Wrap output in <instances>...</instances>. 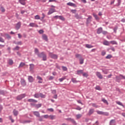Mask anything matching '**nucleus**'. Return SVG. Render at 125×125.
Instances as JSON below:
<instances>
[{"label": "nucleus", "instance_id": "1", "mask_svg": "<svg viewBox=\"0 0 125 125\" xmlns=\"http://www.w3.org/2000/svg\"><path fill=\"white\" fill-rule=\"evenodd\" d=\"M38 57H42L43 61H46V55L44 54V52H42L38 54Z\"/></svg>", "mask_w": 125, "mask_h": 125}, {"label": "nucleus", "instance_id": "2", "mask_svg": "<svg viewBox=\"0 0 125 125\" xmlns=\"http://www.w3.org/2000/svg\"><path fill=\"white\" fill-rule=\"evenodd\" d=\"M49 56L51 58H52L53 59H58V56L56 54H54L52 53H49Z\"/></svg>", "mask_w": 125, "mask_h": 125}, {"label": "nucleus", "instance_id": "3", "mask_svg": "<svg viewBox=\"0 0 125 125\" xmlns=\"http://www.w3.org/2000/svg\"><path fill=\"white\" fill-rule=\"evenodd\" d=\"M26 97V94H22L17 97V100H21Z\"/></svg>", "mask_w": 125, "mask_h": 125}, {"label": "nucleus", "instance_id": "4", "mask_svg": "<svg viewBox=\"0 0 125 125\" xmlns=\"http://www.w3.org/2000/svg\"><path fill=\"white\" fill-rule=\"evenodd\" d=\"M97 114L98 115H104V116H109V113L108 112H104L103 111H97Z\"/></svg>", "mask_w": 125, "mask_h": 125}, {"label": "nucleus", "instance_id": "5", "mask_svg": "<svg viewBox=\"0 0 125 125\" xmlns=\"http://www.w3.org/2000/svg\"><path fill=\"white\" fill-rule=\"evenodd\" d=\"M29 71L30 72H34V69H35V64H30L29 65Z\"/></svg>", "mask_w": 125, "mask_h": 125}, {"label": "nucleus", "instance_id": "6", "mask_svg": "<svg viewBox=\"0 0 125 125\" xmlns=\"http://www.w3.org/2000/svg\"><path fill=\"white\" fill-rule=\"evenodd\" d=\"M96 75L98 77V78H99V79H100L101 80L103 79V76H102V75H101V73H100V72H96Z\"/></svg>", "mask_w": 125, "mask_h": 125}, {"label": "nucleus", "instance_id": "7", "mask_svg": "<svg viewBox=\"0 0 125 125\" xmlns=\"http://www.w3.org/2000/svg\"><path fill=\"white\" fill-rule=\"evenodd\" d=\"M67 5H69V6H72L73 7H77V5H76V4L71 2H68L67 3Z\"/></svg>", "mask_w": 125, "mask_h": 125}, {"label": "nucleus", "instance_id": "8", "mask_svg": "<svg viewBox=\"0 0 125 125\" xmlns=\"http://www.w3.org/2000/svg\"><path fill=\"white\" fill-rule=\"evenodd\" d=\"M21 27V22L19 21L18 23H17L16 24V29L17 30H19Z\"/></svg>", "mask_w": 125, "mask_h": 125}, {"label": "nucleus", "instance_id": "9", "mask_svg": "<svg viewBox=\"0 0 125 125\" xmlns=\"http://www.w3.org/2000/svg\"><path fill=\"white\" fill-rule=\"evenodd\" d=\"M28 102H30V103H38V101L35 100V99H29L27 100Z\"/></svg>", "mask_w": 125, "mask_h": 125}, {"label": "nucleus", "instance_id": "10", "mask_svg": "<svg viewBox=\"0 0 125 125\" xmlns=\"http://www.w3.org/2000/svg\"><path fill=\"white\" fill-rule=\"evenodd\" d=\"M53 12H55V9L51 8L48 12V15H50V14H52Z\"/></svg>", "mask_w": 125, "mask_h": 125}, {"label": "nucleus", "instance_id": "11", "mask_svg": "<svg viewBox=\"0 0 125 125\" xmlns=\"http://www.w3.org/2000/svg\"><path fill=\"white\" fill-rule=\"evenodd\" d=\"M31 105H32V106H35L36 108H41L42 107V104H31Z\"/></svg>", "mask_w": 125, "mask_h": 125}, {"label": "nucleus", "instance_id": "12", "mask_svg": "<svg viewBox=\"0 0 125 125\" xmlns=\"http://www.w3.org/2000/svg\"><path fill=\"white\" fill-rule=\"evenodd\" d=\"M28 79L29 83H33V82L35 81V79H34V78H33L31 76H29Z\"/></svg>", "mask_w": 125, "mask_h": 125}, {"label": "nucleus", "instance_id": "13", "mask_svg": "<svg viewBox=\"0 0 125 125\" xmlns=\"http://www.w3.org/2000/svg\"><path fill=\"white\" fill-rule=\"evenodd\" d=\"M68 121H70V122H71V123H72V124H73V125H77V123L76 122V121H75V120H74V119H72V118H68Z\"/></svg>", "mask_w": 125, "mask_h": 125}, {"label": "nucleus", "instance_id": "14", "mask_svg": "<svg viewBox=\"0 0 125 125\" xmlns=\"http://www.w3.org/2000/svg\"><path fill=\"white\" fill-rule=\"evenodd\" d=\"M26 0H19V1L21 4H22V5H26Z\"/></svg>", "mask_w": 125, "mask_h": 125}, {"label": "nucleus", "instance_id": "15", "mask_svg": "<svg viewBox=\"0 0 125 125\" xmlns=\"http://www.w3.org/2000/svg\"><path fill=\"white\" fill-rule=\"evenodd\" d=\"M42 38L44 40V41H45V42H47L48 41V39L47 38V36L45 34H43L42 35Z\"/></svg>", "mask_w": 125, "mask_h": 125}, {"label": "nucleus", "instance_id": "16", "mask_svg": "<svg viewBox=\"0 0 125 125\" xmlns=\"http://www.w3.org/2000/svg\"><path fill=\"white\" fill-rule=\"evenodd\" d=\"M30 27H35V28H38L39 27V25L38 24H36L35 23H30L29 24Z\"/></svg>", "mask_w": 125, "mask_h": 125}, {"label": "nucleus", "instance_id": "17", "mask_svg": "<svg viewBox=\"0 0 125 125\" xmlns=\"http://www.w3.org/2000/svg\"><path fill=\"white\" fill-rule=\"evenodd\" d=\"M109 125H116V120H111L109 122Z\"/></svg>", "mask_w": 125, "mask_h": 125}, {"label": "nucleus", "instance_id": "18", "mask_svg": "<svg viewBox=\"0 0 125 125\" xmlns=\"http://www.w3.org/2000/svg\"><path fill=\"white\" fill-rule=\"evenodd\" d=\"M21 84L23 86H25L26 85V81L24 79H21Z\"/></svg>", "mask_w": 125, "mask_h": 125}, {"label": "nucleus", "instance_id": "19", "mask_svg": "<svg viewBox=\"0 0 125 125\" xmlns=\"http://www.w3.org/2000/svg\"><path fill=\"white\" fill-rule=\"evenodd\" d=\"M103 28L102 27H100L97 29V34H101L102 33Z\"/></svg>", "mask_w": 125, "mask_h": 125}, {"label": "nucleus", "instance_id": "20", "mask_svg": "<svg viewBox=\"0 0 125 125\" xmlns=\"http://www.w3.org/2000/svg\"><path fill=\"white\" fill-rule=\"evenodd\" d=\"M33 114L36 117H40V112L39 111H34L33 112Z\"/></svg>", "mask_w": 125, "mask_h": 125}, {"label": "nucleus", "instance_id": "21", "mask_svg": "<svg viewBox=\"0 0 125 125\" xmlns=\"http://www.w3.org/2000/svg\"><path fill=\"white\" fill-rule=\"evenodd\" d=\"M92 19V17L89 16L88 18L87 19V23H90L91 22V19Z\"/></svg>", "mask_w": 125, "mask_h": 125}, {"label": "nucleus", "instance_id": "22", "mask_svg": "<svg viewBox=\"0 0 125 125\" xmlns=\"http://www.w3.org/2000/svg\"><path fill=\"white\" fill-rule=\"evenodd\" d=\"M93 113H94V109H90L88 112L89 115H92Z\"/></svg>", "mask_w": 125, "mask_h": 125}, {"label": "nucleus", "instance_id": "23", "mask_svg": "<svg viewBox=\"0 0 125 125\" xmlns=\"http://www.w3.org/2000/svg\"><path fill=\"white\" fill-rule=\"evenodd\" d=\"M55 118H56L55 115H51L49 116V119H50V120H54Z\"/></svg>", "mask_w": 125, "mask_h": 125}, {"label": "nucleus", "instance_id": "24", "mask_svg": "<svg viewBox=\"0 0 125 125\" xmlns=\"http://www.w3.org/2000/svg\"><path fill=\"white\" fill-rule=\"evenodd\" d=\"M103 44H104V45H109L110 42L107 41H105L104 42Z\"/></svg>", "mask_w": 125, "mask_h": 125}, {"label": "nucleus", "instance_id": "25", "mask_svg": "<svg viewBox=\"0 0 125 125\" xmlns=\"http://www.w3.org/2000/svg\"><path fill=\"white\" fill-rule=\"evenodd\" d=\"M77 75H80V74H83V70H79L77 71Z\"/></svg>", "mask_w": 125, "mask_h": 125}, {"label": "nucleus", "instance_id": "26", "mask_svg": "<svg viewBox=\"0 0 125 125\" xmlns=\"http://www.w3.org/2000/svg\"><path fill=\"white\" fill-rule=\"evenodd\" d=\"M13 114L14 116H18V111L16 110V109H14L13 110Z\"/></svg>", "mask_w": 125, "mask_h": 125}, {"label": "nucleus", "instance_id": "27", "mask_svg": "<svg viewBox=\"0 0 125 125\" xmlns=\"http://www.w3.org/2000/svg\"><path fill=\"white\" fill-rule=\"evenodd\" d=\"M85 47H86L87 48H92V47H93V46L90 44H86L85 45Z\"/></svg>", "mask_w": 125, "mask_h": 125}, {"label": "nucleus", "instance_id": "28", "mask_svg": "<svg viewBox=\"0 0 125 125\" xmlns=\"http://www.w3.org/2000/svg\"><path fill=\"white\" fill-rule=\"evenodd\" d=\"M76 119L77 120H79V119H81V118L82 117H83V115H82V114H77V115H76Z\"/></svg>", "mask_w": 125, "mask_h": 125}, {"label": "nucleus", "instance_id": "29", "mask_svg": "<svg viewBox=\"0 0 125 125\" xmlns=\"http://www.w3.org/2000/svg\"><path fill=\"white\" fill-rule=\"evenodd\" d=\"M59 19L60 20H62V21H65V18L64 17H63V16H59Z\"/></svg>", "mask_w": 125, "mask_h": 125}, {"label": "nucleus", "instance_id": "30", "mask_svg": "<svg viewBox=\"0 0 125 125\" xmlns=\"http://www.w3.org/2000/svg\"><path fill=\"white\" fill-rule=\"evenodd\" d=\"M34 18H35V20H41V17H40V16H39L38 15L35 16Z\"/></svg>", "mask_w": 125, "mask_h": 125}, {"label": "nucleus", "instance_id": "31", "mask_svg": "<svg viewBox=\"0 0 125 125\" xmlns=\"http://www.w3.org/2000/svg\"><path fill=\"white\" fill-rule=\"evenodd\" d=\"M42 17L41 18H40V20L41 21H42L43 20V19H44V18L45 17V15H44V14L43 13H42Z\"/></svg>", "mask_w": 125, "mask_h": 125}, {"label": "nucleus", "instance_id": "32", "mask_svg": "<svg viewBox=\"0 0 125 125\" xmlns=\"http://www.w3.org/2000/svg\"><path fill=\"white\" fill-rule=\"evenodd\" d=\"M79 61H80V64H83V61H84V60L82 58H81L80 59H79Z\"/></svg>", "mask_w": 125, "mask_h": 125}, {"label": "nucleus", "instance_id": "33", "mask_svg": "<svg viewBox=\"0 0 125 125\" xmlns=\"http://www.w3.org/2000/svg\"><path fill=\"white\" fill-rule=\"evenodd\" d=\"M25 64L24 62H21L19 66V68H22L23 66H25Z\"/></svg>", "mask_w": 125, "mask_h": 125}, {"label": "nucleus", "instance_id": "34", "mask_svg": "<svg viewBox=\"0 0 125 125\" xmlns=\"http://www.w3.org/2000/svg\"><path fill=\"white\" fill-rule=\"evenodd\" d=\"M35 53L37 54L38 56H39V54H39V49H38L37 48L35 49Z\"/></svg>", "mask_w": 125, "mask_h": 125}, {"label": "nucleus", "instance_id": "35", "mask_svg": "<svg viewBox=\"0 0 125 125\" xmlns=\"http://www.w3.org/2000/svg\"><path fill=\"white\" fill-rule=\"evenodd\" d=\"M71 81L74 83H78V81L76 80L75 78H72Z\"/></svg>", "mask_w": 125, "mask_h": 125}, {"label": "nucleus", "instance_id": "36", "mask_svg": "<svg viewBox=\"0 0 125 125\" xmlns=\"http://www.w3.org/2000/svg\"><path fill=\"white\" fill-rule=\"evenodd\" d=\"M116 104L118 105H120V106H122V107H125L124 104L121 102H116Z\"/></svg>", "mask_w": 125, "mask_h": 125}, {"label": "nucleus", "instance_id": "37", "mask_svg": "<svg viewBox=\"0 0 125 125\" xmlns=\"http://www.w3.org/2000/svg\"><path fill=\"white\" fill-rule=\"evenodd\" d=\"M94 17L95 18L96 20H99V17L97 15H95V14H93Z\"/></svg>", "mask_w": 125, "mask_h": 125}, {"label": "nucleus", "instance_id": "38", "mask_svg": "<svg viewBox=\"0 0 125 125\" xmlns=\"http://www.w3.org/2000/svg\"><path fill=\"white\" fill-rule=\"evenodd\" d=\"M40 97L41 98H45V95H43L42 93H40Z\"/></svg>", "mask_w": 125, "mask_h": 125}, {"label": "nucleus", "instance_id": "39", "mask_svg": "<svg viewBox=\"0 0 125 125\" xmlns=\"http://www.w3.org/2000/svg\"><path fill=\"white\" fill-rule=\"evenodd\" d=\"M110 43H111V44H118V43L117 42L113 41H110Z\"/></svg>", "mask_w": 125, "mask_h": 125}, {"label": "nucleus", "instance_id": "40", "mask_svg": "<svg viewBox=\"0 0 125 125\" xmlns=\"http://www.w3.org/2000/svg\"><path fill=\"white\" fill-rule=\"evenodd\" d=\"M64 80H66V77H62V78H60L59 79V81L61 83L62 82V81H64Z\"/></svg>", "mask_w": 125, "mask_h": 125}, {"label": "nucleus", "instance_id": "41", "mask_svg": "<svg viewBox=\"0 0 125 125\" xmlns=\"http://www.w3.org/2000/svg\"><path fill=\"white\" fill-rule=\"evenodd\" d=\"M34 97L35 98H40V93L39 94L36 93L34 95Z\"/></svg>", "mask_w": 125, "mask_h": 125}, {"label": "nucleus", "instance_id": "42", "mask_svg": "<svg viewBox=\"0 0 125 125\" xmlns=\"http://www.w3.org/2000/svg\"><path fill=\"white\" fill-rule=\"evenodd\" d=\"M15 44H18V45H22V42L20 41L17 42H15Z\"/></svg>", "mask_w": 125, "mask_h": 125}, {"label": "nucleus", "instance_id": "43", "mask_svg": "<svg viewBox=\"0 0 125 125\" xmlns=\"http://www.w3.org/2000/svg\"><path fill=\"white\" fill-rule=\"evenodd\" d=\"M112 57H113V56L111 55H108L105 58L106 59H110V58H112Z\"/></svg>", "mask_w": 125, "mask_h": 125}, {"label": "nucleus", "instance_id": "44", "mask_svg": "<svg viewBox=\"0 0 125 125\" xmlns=\"http://www.w3.org/2000/svg\"><path fill=\"white\" fill-rule=\"evenodd\" d=\"M83 77H85V78H87V77H88V74H87V73H83Z\"/></svg>", "mask_w": 125, "mask_h": 125}, {"label": "nucleus", "instance_id": "45", "mask_svg": "<svg viewBox=\"0 0 125 125\" xmlns=\"http://www.w3.org/2000/svg\"><path fill=\"white\" fill-rule=\"evenodd\" d=\"M75 57H76V58H79L82 57V55H81V54H76L75 55Z\"/></svg>", "mask_w": 125, "mask_h": 125}, {"label": "nucleus", "instance_id": "46", "mask_svg": "<svg viewBox=\"0 0 125 125\" xmlns=\"http://www.w3.org/2000/svg\"><path fill=\"white\" fill-rule=\"evenodd\" d=\"M62 68L63 71H67L68 70V68H67V67L66 66H62Z\"/></svg>", "mask_w": 125, "mask_h": 125}, {"label": "nucleus", "instance_id": "47", "mask_svg": "<svg viewBox=\"0 0 125 125\" xmlns=\"http://www.w3.org/2000/svg\"><path fill=\"white\" fill-rule=\"evenodd\" d=\"M9 65H12L13 64V61L12 60H9Z\"/></svg>", "mask_w": 125, "mask_h": 125}, {"label": "nucleus", "instance_id": "48", "mask_svg": "<svg viewBox=\"0 0 125 125\" xmlns=\"http://www.w3.org/2000/svg\"><path fill=\"white\" fill-rule=\"evenodd\" d=\"M102 101L104 102V103H105L106 104H108V102L105 99H103Z\"/></svg>", "mask_w": 125, "mask_h": 125}, {"label": "nucleus", "instance_id": "49", "mask_svg": "<svg viewBox=\"0 0 125 125\" xmlns=\"http://www.w3.org/2000/svg\"><path fill=\"white\" fill-rule=\"evenodd\" d=\"M43 117L44 119H49V115H45Z\"/></svg>", "mask_w": 125, "mask_h": 125}, {"label": "nucleus", "instance_id": "50", "mask_svg": "<svg viewBox=\"0 0 125 125\" xmlns=\"http://www.w3.org/2000/svg\"><path fill=\"white\" fill-rule=\"evenodd\" d=\"M103 73L105 75H107V74H108V71L106 70H103Z\"/></svg>", "mask_w": 125, "mask_h": 125}, {"label": "nucleus", "instance_id": "51", "mask_svg": "<svg viewBox=\"0 0 125 125\" xmlns=\"http://www.w3.org/2000/svg\"><path fill=\"white\" fill-rule=\"evenodd\" d=\"M5 36L6 38H7V39H11V38L10 36H9V35L7 34H5Z\"/></svg>", "mask_w": 125, "mask_h": 125}, {"label": "nucleus", "instance_id": "52", "mask_svg": "<svg viewBox=\"0 0 125 125\" xmlns=\"http://www.w3.org/2000/svg\"><path fill=\"white\" fill-rule=\"evenodd\" d=\"M92 106L95 108H98V105H96L95 104H92Z\"/></svg>", "mask_w": 125, "mask_h": 125}, {"label": "nucleus", "instance_id": "53", "mask_svg": "<svg viewBox=\"0 0 125 125\" xmlns=\"http://www.w3.org/2000/svg\"><path fill=\"white\" fill-rule=\"evenodd\" d=\"M0 9H1V12H5V9L3 7H1Z\"/></svg>", "mask_w": 125, "mask_h": 125}, {"label": "nucleus", "instance_id": "54", "mask_svg": "<svg viewBox=\"0 0 125 125\" xmlns=\"http://www.w3.org/2000/svg\"><path fill=\"white\" fill-rule=\"evenodd\" d=\"M20 47L17 46L15 48H14V50H19Z\"/></svg>", "mask_w": 125, "mask_h": 125}, {"label": "nucleus", "instance_id": "55", "mask_svg": "<svg viewBox=\"0 0 125 125\" xmlns=\"http://www.w3.org/2000/svg\"><path fill=\"white\" fill-rule=\"evenodd\" d=\"M116 80H118V81L119 80H122V78H121V76H120V75H119V76H116Z\"/></svg>", "mask_w": 125, "mask_h": 125}, {"label": "nucleus", "instance_id": "56", "mask_svg": "<svg viewBox=\"0 0 125 125\" xmlns=\"http://www.w3.org/2000/svg\"><path fill=\"white\" fill-rule=\"evenodd\" d=\"M37 79L39 80V81H42V78L41 77V76H37Z\"/></svg>", "mask_w": 125, "mask_h": 125}, {"label": "nucleus", "instance_id": "57", "mask_svg": "<svg viewBox=\"0 0 125 125\" xmlns=\"http://www.w3.org/2000/svg\"><path fill=\"white\" fill-rule=\"evenodd\" d=\"M47 111H49V112H53L54 110L53 108H48Z\"/></svg>", "mask_w": 125, "mask_h": 125}, {"label": "nucleus", "instance_id": "58", "mask_svg": "<svg viewBox=\"0 0 125 125\" xmlns=\"http://www.w3.org/2000/svg\"><path fill=\"white\" fill-rule=\"evenodd\" d=\"M52 93L54 95H55L56 94V90H53L52 91Z\"/></svg>", "mask_w": 125, "mask_h": 125}, {"label": "nucleus", "instance_id": "59", "mask_svg": "<svg viewBox=\"0 0 125 125\" xmlns=\"http://www.w3.org/2000/svg\"><path fill=\"white\" fill-rule=\"evenodd\" d=\"M0 42H4V40H3L1 37H0Z\"/></svg>", "mask_w": 125, "mask_h": 125}, {"label": "nucleus", "instance_id": "60", "mask_svg": "<svg viewBox=\"0 0 125 125\" xmlns=\"http://www.w3.org/2000/svg\"><path fill=\"white\" fill-rule=\"evenodd\" d=\"M53 79H54V77L53 76H50V77L49 78V81H51L52 80H53Z\"/></svg>", "mask_w": 125, "mask_h": 125}, {"label": "nucleus", "instance_id": "61", "mask_svg": "<svg viewBox=\"0 0 125 125\" xmlns=\"http://www.w3.org/2000/svg\"><path fill=\"white\" fill-rule=\"evenodd\" d=\"M105 54H106V52H105V51H103L102 52V55L103 56H104V55H105Z\"/></svg>", "mask_w": 125, "mask_h": 125}, {"label": "nucleus", "instance_id": "62", "mask_svg": "<svg viewBox=\"0 0 125 125\" xmlns=\"http://www.w3.org/2000/svg\"><path fill=\"white\" fill-rule=\"evenodd\" d=\"M71 12H72V13H76V12H77V10H71Z\"/></svg>", "mask_w": 125, "mask_h": 125}, {"label": "nucleus", "instance_id": "63", "mask_svg": "<svg viewBox=\"0 0 125 125\" xmlns=\"http://www.w3.org/2000/svg\"><path fill=\"white\" fill-rule=\"evenodd\" d=\"M57 97H58L57 94H55L53 98H54V99H57Z\"/></svg>", "mask_w": 125, "mask_h": 125}, {"label": "nucleus", "instance_id": "64", "mask_svg": "<svg viewBox=\"0 0 125 125\" xmlns=\"http://www.w3.org/2000/svg\"><path fill=\"white\" fill-rule=\"evenodd\" d=\"M43 31L42 30H40L39 31V33L40 34H43Z\"/></svg>", "mask_w": 125, "mask_h": 125}]
</instances>
